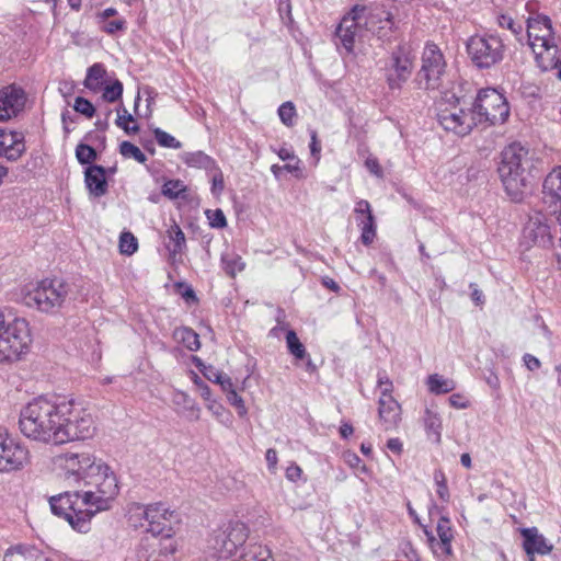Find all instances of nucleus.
Here are the masks:
<instances>
[{
	"instance_id": "obj_57",
	"label": "nucleus",
	"mask_w": 561,
	"mask_h": 561,
	"mask_svg": "<svg viewBox=\"0 0 561 561\" xmlns=\"http://www.w3.org/2000/svg\"><path fill=\"white\" fill-rule=\"evenodd\" d=\"M449 402L457 409H465L468 407V402L463 400L462 396L456 393L449 397Z\"/></svg>"
},
{
	"instance_id": "obj_31",
	"label": "nucleus",
	"mask_w": 561,
	"mask_h": 561,
	"mask_svg": "<svg viewBox=\"0 0 561 561\" xmlns=\"http://www.w3.org/2000/svg\"><path fill=\"white\" fill-rule=\"evenodd\" d=\"M174 337L190 351H197L201 347L198 334L190 328L176 329Z\"/></svg>"
},
{
	"instance_id": "obj_16",
	"label": "nucleus",
	"mask_w": 561,
	"mask_h": 561,
	"mask_svg": "<svg viewBox=\"0 0 561 561\" xmlns=\"http://www.w3.org/2000/svg\"><path fill=\"white\" fill-rule=\"evenodd\" d=\"M523 238L529 245L549 247L552 243V234L547 217L541 213L529 216L523 230Z\"/></svg>"
},
{
	"instance_id": "obj_56",
	"label": "nucleus",
	"mask_w": 561,
	"mask_h": 561,
	"mask_svg": "<svg viewBox=\"0 0 561 561\" xmlns=\"http://www.w3.org/2000/svg\"><path fill=\"white\" fill-rule=\"evenodd\" d=\"M366 167L375 175H377V176H381L382 175L381 167L379 165V163H378V161L376 159H367L366 160Z\"/></svg>"
},
{
	"instance_id": "obj_25",
	"label": "nucleus",
	"mask_w": 561,
	"mask_h": 561,
	"mask_svg": "<svg viewBox=\"0 0 561 561\" xmlns=\"http://www.w3.org/2000/svg\"><path fill=\"white\" fill-rule=\"evenodd\" d=\"M182 161L190 168L203 169L208 172L217 169L216 161L203 151L184 152Z\"/></svg>"
},
{
	"instance_id": "obj_6",
	"label": "nucleus",
	"mask_w": 561,
	"mask_h": 561,
	"mask_svg": "<svg viewBox=\"0 0 561 561\" xmlns=\"http://www.w3.org/2000/svg\"><path fill=\"white\" fill-rule=\"evenodd\" d=\"M437 122L446 130L458 136L468 135L477 126L470 103L465 99L446 94L437 103Z\"/></svg>"
},
{
	"instance_id": "obj_51",
	"label": "nucleus",
	"mask_w": 561,
	"mask_h": 561,
	"mask_svg": "<svg viewBox=\"0 0 561 561\" xmlns=\"http://www.w3.org/2000/svg\"><path fill=\"white\" fill-rule=\"evenodd\" d=\"M354 213L356 215V219L368 217V214H373L370 204L365 199H360L356 203Z\"/></svg>"
},
{
	"instance_id": "obj_4",
	"label": "nucleus",
	"mask_w": 561,
	"mask_h": 561,
	"mask_svg": "<svg viewBox=\"0 0 561 561\" xmlns=\"http://www.w3.org/2000/svg\"><path fill=\"white\" fill-rule=\"evenodd\" d=\"M31 342L26 320L0 309V363L20 359L28 351Z\"/></svg>"
},
{
	"instance_id": "obj_19",
	"label": "nucleus",
	"mask_w": 561,
	"mask_h": 561,
	"mask_svg": "<svg viewBox=\"0 0 561 561\" xmlns=\"http://www.w3.org/2000/svg\"><path fill=\"white\" fill-rule=\"evenodd\" d=\"M26 96L22 88L11 84L0 90V121L16 116L23 108Z\"/></svg>"
},
{
	"instance_id": "obj_14",
	"label": "nucleus",
	"mask_w": 561,
	"mask_h": 561,
	"mask_svg": "<svg viewBox=\"0 0 561 561\" xmlns=\"http://www.w3.org/2000/svg\"><path fill=\"white\" fill-rule=\"evenodd\" d=\"M136 515L144 516L148 524V531L153 535H163L167 527L165 522L170 520L173 512H170L161 503L148 506L135 503L129 507V520H133Z\"/></svg>"
},
{
	"instance_id": "obj_59",
	"label": "nucleus",
	"mask_w": 561,
	"mask_h": 561,
	"mask_svg": "<svg viewBox=\"0 0 561 561\" xmlns=\"http://www.w3.org/2000/svg\"><path fill=\"white\" fill-rule=\"evenodd\" d=\"M124 117L125 116H121V113L118 112L117 119H116L117 126L123 128L127 134L137 133L139 130V126L138 125L129 126L128 124H124L123 123Z\"/></svg>"
},
{
	"instance_id": "obj_20",
	"label": "nucleus",
	"mask_w": 561,
	"mask_h": 561,
	"mask_svg": "<svg viewBox=\"0 0 561 561\" xmlns=\"http://www.w3.org/2000/svg\"><path fill=\"white\" fill-rule=\"evenodd\" d=\"M534 54L541 70L549 71L556 69V76L561 80V48H559L557 39L548 45L538 47Z\"/></svg>"
},
{
	"instance_id": "obj_35",
	"label": "nucleus",
	"mask_w": 561,
	"mask_h": 561,
	"mask_svg": "<svg viewBox=\"0 0 561 561\" xmlns=\"http://www.w3.org/2000/svg\"><path fill=\"white\" fill-rule=\"evenodd\" d=\"M287 348L290 354L296 358L302 359L306 357L307 352L304 344L299 341L295 331L289 330L286 334Z\"/></svg>"
},
{
	"instance_id": "obj_33",
	"label": "nucleus",
	"mask_w": 561,
	"mask_h": 561,
	"mask_svg": "<svg viewBox=\"0 0 561 561\" xmlns=\"http://www.w3.org/2000/svg\"><path fill=\"white\" fill-rule=\"evenodd\" d=\"M424 426L428 434L435 436V442L439 443L442 421L438 414L427 409L424 415Z\"/></svg>"
},
{
	"instance_id": "obj_60",
	"label": "nucleus",
	"mask_w": 561,
	"mask_h": 561,
	"mask_svg": "<svg viewBox=\"0 0 561 561\" xmlns=\"http://www.w3.org/2000/svg\"><path fill=\"white\" fill-rule=\"evenodd\" d=\"M161 551H163L165 553H173L175 551V546L170 540V534L169 533L165 534V539L161 543Z\"/></svg>"
},
{
	"instance_id": "obj_26",
	"label": "nucleus",
	"mask_w": 561,
	"mask_h": 561,
	"mask_svg": "<svg viewBox=\"0 0 561 561\" xmlns=\"http://www.w3.org/2000/svg\"><path fill=\"white\" fill-rule=\"evenodd\" d=\"M3 561H50L47 557L41 553L33 547H16L9 549Z\"/></svg>"
},
{
	"instance_id": "obj_28",
	"label": "nucleus",
	"mask_w": 561,
	"mask_h": 561,
	"mask_svg": "<svg viewBox=\"0 0 561 561\" xmlns=\"http://www.w3.org/2000/svg\"><path fill=\"white\" fill-rule=\"evenodd\" d=\"M106 69L102 64H94L88 69L84 87L91 91H98L103 85Z\"/></svg>"
},
{
	"instance_id": "obj_37",
	"label": "nucleus",
	"mask_w": 561,
	"mask_h": 561,
	"mask_svg": "<svg viewBox=\"0 0 561 561\" xmlns=\"http://www.w3.org/2000/svg\"><path fill=\"white\" fill-rule=\"evenodd\" d=\"M76 157L81 164H90L96 160L98 153L94 148L85 144H79L76 148Z\"/></svg>"
},
{
	"instance_id": "obj_41",
	"label": "nucleus",
	"mask_w": 561,
	"mask_h": 561,
	"mask_svg": "<svg viewBox=\"0 0 561 561\" xmlns=\"http://www.w3.org/2000/svg\"><path fill=\"white\" fill-rule=\"evenodd\" d=\"M434 481L437 486L436 492L439 499L443 500L444 502H448L450 495L445 473L442 470H436L434 472Z\"/></svg>"
},
{
	"instance_id": "obj_13",
	"label": "nucleus",
	"mask_w": 561,
	"mask_h": 561,
	"mask_svg": "<svg viewBox=\"0 0 561 561\" xmlns=\"http://www.w3.org/2000/svg\"><path fill=\"white\" fill-rule=\"evenodd\" d=\"M98 462L90 453H65L54 458L55 466L62 472L65 480L73 483H83L84 476Z\"/></svg>"
},
{
	"instance_id": "obj_34",
	"label": "nucleus",
	"mask_w": 561,
	"mask_h": 561,
	"mask_svg": "<svg viewBox=\"0 0 561 561\" xmlns=\"http://www.w3.org/2000/svg\"><path fill=\"white\" fill-rule=\"evenodd\" d=\"M173 403L179 407H183L185 410L191 412L194 420L199 419V408L196 407L193 399L185 392L178 391L173 396Z\"/></svg>"
},
{
	"instance_id": "obj_54",
	"label": "nucleus",
	"mask_w": 561,
	"mask_h": 561,
	"mask_svg": "<svg viewBox=\"0 0 561 561\" xmlns=\"http://www.w3.org/2000/svg\"><path fill=\"white\" fill-rule=\"evenodd\" d=\"M218 383L220 385L221 389L228 394L230 391H234L233 383L231 378L226 376H218Z\"/></svg>"
},
{
	"instance_id": "obj_55",
	"label": "nucleus",
	"mask_w": 561,
	"mask_h": 561,
	"mask_svg": "<svg viewBox=\"0 0 561 561\" xmlns=\"http://www.w3.org/2000/svg\"><path fill=\"white\" fill-rule=\"evenodd\" d=\"M524 362L529 370H535L540 367V360L530 354L524 355Z\"/></svg>"
},
{
	"instance_id": "obj_12",
	"label": "nucleus",
	"mask_w": 561,
	"mask_h": 561,
	"mask_svg": "<svg viewBox=\"0 0 561 561\" xmlns=\"http://www.w3.org/2000/svg\"><path fill=\"white\" fill-rule=\"evenodd\" d=\"M377 15L368 12L365 7H355L352 12L345 15L336 28V36L346 51L351 53L355 38L363 26L371 30Z\"/></svg>"
},
{
	"instance_id": "obj_58",
	"label": "nucleus",
	"mask_w": 561,
	"mask_h": 561,
	"mask_svg": "<svg viewBox=\"0 0 561 561\" xmlns=\"http://www.w3.org/2000/svg\"><path fill=\"white\" fill-rule=\"evenodd\" d=\"M265 459L268 465V468L274 470L277 463V453L275 449L270 448L266 450Z\"/></svg>"
},
{
	"instance_id": "obj_18",
	"label": "nucleus",
	"mask_w": 561,
	"mask_h": 561,
	"mask_svg": "<svg viewBox=\"0 0 561 561\" xmlns=\"http://www.w3.org/2000/svg\"><path fill=\"white\" fill-rule=\"evenodd\" d=\"M28 462V450L8 435L0 446V472H9L23 468Z\"/></svg>"
},
{
	"instance_id": "obj_52",
	"label": "nucleus",
	"mask_w": 561,
	"mask_h": 561,
	"mask_svg": "<svg viewBox=\"0 0 561 561\" xmlns=\"http://www.w3.org/2000/svg\"><path fill=\"white\" fill-rule=\"evenodd\" d=\"M124 27H125V21L122 19H117V20L110 21V22L105 23V25L103 26V31L108 34H114L117 31H122Z\"/></svg>"
},
{
	"instance_id": "obj_29",
	"label": "nucleus",
	"mask_w": 561,
	"mask_h": 561,
	"mask_svg": "<svg viewBox=\"0 0 561 561\" xmlns=\"http://www.w3.org/2000/svg\"><path fill=\"white\" fill-rule=\"evenodd\" d=\"M437 535L439 537V542L437 543L438 547L442 549V551L445 554L451 553V539H453V531L450 527V522L446 517H442L438 520L437 527Z\"/></svg>"
},
{
	"instance_id": "obj_43",
	"label": "nucleus",
	"mask_w": 561,
	"mask_h": 561,
	"mask_svg": "<svg viewBox=\"0 0 561 561\" xmlns=\"http://www.w3.org/2000/svg\"><path fill=\"white\" fill-rule=\"evenodd\" d=\"M296 115V108L293 102H285L278 108V116L282 123L288 127L294 125V117Z\"/></svg>"
},
{
	"instance_id": "obj_17",
	"label": "nucleus",
	"mask_w": 561,
	"mask_h": 561,
	"mask_svg": "<svg viewBox=\"0 0 561 561\" xmlns=\"http://www.w3.org/2000/svg\"><path fill=\"white\" fill-rule=\"evenodd\" d=\"M557 39L549 16L537 14L527 20V41L533 51Z\"/></svg>"
},
{
	"instance_id": "obj_9",
	"label": "nucleus",
	"mask_w": 561,
	"mask_h": 561,
	"mask_svg": "<svg viewBox=\"0 0 561 561\" xmlns=\"http://www.w3.org/2000/svg\"><path fill=\"white\" fill-rule=\"evenodd\" d=\"M446 66L440 48L434 43H426L421 56V68L415 75V83L424 90L438 89L442 85Z\"/></svg>"
},
{
	"instance_id": "obj_53",
	"label": "nucleus",
	"mask_w": 561,
	"mask_h": 561,
	"mask_svg": "<svg viewBox=\"0 0 561 561\" xmlns=\"http://www.w3.org/2000/svg\"><path fill=\"white\" fill-rule=\"evenodd\" d=\"M310 151L313 157H316L317 161L319 160V154L321 151V146L317 138V131H311V142H310Z\"/></svg>"
},
{
	"instance_id": "obj_61",
	"label": "nucleus",
	"mask_w": 561,
	"mask_h": 561,
	"mask_svg": "<svg viewBox=\"0 0 561 561\" xmlns=\"http://www.w3.org/2000/svg\"><path fill=\"white\" fill-rule=\"evenodd\" d=\"M387 447L393 451V453H397V454H400L401 450H402V443L400 442L399 438H390L387 443Z\"/></svg>"
},
{
	"instance_id": "obj_47",
	"label": "nucleus",
	"mask_w": 561,
	"mask_h": 561,
	"mask_svg": "<svg viewBox=\"0 0 561 561\" xmlns=\"http://www.w3.org/2000/svg\"><path fill=\"white\" fill-rule=\"evenodd\" d=\"M228 402L236 408L239 416L243 417L248 413V409L244 404L243 399L234 391H230L227 394Z\"/></svg>"
},
{
	"instance_id": "obj_64",
	"label": "nucleus",
	"mask_w": 561,
	"mask_h": 561,
	"mask_svg": "<svg viewBox=\"0 0 561 561\" xmlns=\"http://www.w3.org/2000/svg\"><path fill=\"white\" fill-rule=\"evenodd\" d=\"M301 474V469L298 466L289 467L286 471V476L289 480L295 481L297 480Z\"/></svg>"
},
{
	"instance_id": "obj_3",
	"label": "nucleus",
	"mask_w": 561,
	"mask_h": 561,
	"mask_svg": "<svg viewBox=\"0 0 561 561\" xmlns=\"http://www.w3.org/2000/svg\"><path fill=\"white\" fill-rule=\"evenodd\" d=\"M58 411L59 403L45 397L33 399L20 410L21 433L28 439L56 445L57 421L61 416Z\"/></svg>"
},
{
	"instance_id": "obj_48",
	"label": "nucleus",
	"mask_w": 561,
	"mask_h": 561,
	"mask_svg": "<svg viewBox=\"0 0 561 561\" xmlns=\"http://www.w3.org/2000/svg\"><path fill=\"white\" fill-rule=\"evenodd\" d=\"M206 214L211 227L224 228L227 226V220L221 209L207 210Z\"/></svg>"
},
{
	"instance_id": "obj_8",
	"label": "nucleus",
	"mask_w": 561,
	"mask_h": 561,
	"mask_svg": "<svg viewBox=\"0 0 561 561\" xmlns=\"http://www.w3.org/2000/svg\"><path fill=\"white\" fill-rule=\"evenodd\" d=\"M466 49L477 68L489 69L503 60L505 46L499 36L476 34L468 38Z\"/></svg>"
},
{
	"instance_id": "obj_62",
	"label": "nucleus",
	"mask_w": 561,
	"mask_h": 561,
	"mask_svg": "<svg viewBox=\"0 0 561 561\" xmlns=\"http://www.w3.org/2000/svg\"><path fill=\"white\" fill-rule=\"evenodd\" d=\"M205 377L210 380V381H214L216 383H218V376H226V374L221 373V371H218L214 368H208L205 373H204Z\"/></svg>"
},
{
	"instance_id": "obj_27",
	"label": "nucleus",
	"mask_w": 561,
	"mask_h": 561,
	"mask_svg": "<svg viewBox=\"0 0 561 561\" xmlns=\"http://www.w3.org/2000/svg\"><path fill=\"white\" fill-rule=\"evenodd\" d=\"M169 243L167 244V249L169 250L172 256L180 254L186 247L185 234L182 229L173 224L167 231Z\"/></svg>"
},
{
	"instance_id": "obj_23",
	"label": "nucleus",
	"mask_w": 561,
	"mask_h": 561,
	"mask_svg": "<svg viewBox=\"0 0 561 561\" xmlns=\"http://www.w3.org/2000/svg\"><path fill=\"white\" fill-rule=\"evenodd\" d=\"M378 414L385 430L394 428L401 420V407L392 396L380 397Z\"/></svg>"
},
{
	"instance_id": "obj_39",
	"label": "nucleus",
	"mask_w": 561,
	"mask_h": 561,
	"mask_svg": "<svg viewBox=\"0 0 561 561\" xmlns=\"http://www.w3.org/2000/svg\"><path fill=\"white\" fill-rule=\"evenodd\" d=\"M153 135L158 145L161 147L174 149H180L182 147V144L179 140L160 128H156L153 130Z\"/></svg>"
},
{
	"instance_id": "obj_44",
	"label": "nucleus",
	"mask_w": 561,
	"mask_h": 561,
	"mask_svg": "<svg viewBox=\"0 0 561 561\" xmlns=\"http://www.w3.org/2000/svg\"><path fill=\"white\" fill-rule=\"evenodd\" d=\"M499 25L503 28H508L517 38V41L522 42L523 35V26L519 23H516L510 15H500L499 16Z\"/></svg>"
},
{
	"instance_id": "obj_11",
	"label": "nucleus",
	"mask_w": 561,
	"mask_h": 561,
	"mask_svg": "<svg viewBox=\"0 0 561 561\" xmlns=\"http://www.w3.org/2000/svg\"><path fill=\"white\" fill-rule=\"evenodd\" d=\"M415 56L409 45L397 46L386 65V79L391 90L401 89L402 84L410 78Z\"/></svg>"
},
{
	"instance_id": "obj_10",
	"label": "nucleus",
	"mask_w": 561,
	"mask_h": 561,
	"mask_svg": "<svg viewBox=\"0 0 561 561\" xmlns=\"http://www.w3.org/2000/svg\"><path fill=\"white\" fill-rule=\"evenodd\" d=\"M477 125L490 123L491 125L503 124L510 115V106L506 99L495 89L480 90L474 103H470Z\"/></svg>"
},
{
	"instance_id": "obj_40",
	"label": "nucleus",
	"mask_w": 561,
	"mask_h": 561,
	"mask_svg": "<svg viewBox=\"0 0 561 561\" xmlns=\"http://www.w3.org/2000/svg\"><path fill=\"white\" fill-rule=\"evenodd\" d=\"M184 191L185 185L181 180H170L162 187V194L170 199L178 198Z\"/></svg>"
},
{
	"instance_id": "obj_24",
	"label": "nucleus",
	"mask_w": 561,
	"mask_h": 561,
	"mask_svg": "<svg viewBox=\"0 0 561 561\" xmlns=\"http://www.w3.org/2000/svg\"><path fill=\"white\" fill-rule=\"evenodd\" d=\"M106 171L102 165H90L84 171V182L89 193L101 197L107 192Z\"/></svg>"
},
{
	"instance_id": "obj_5",
	"label": "nucleus",
	"mask_w": 561,
	"mask_h": 561,
	"mask_svg": "<svg viewBox=\"0 0 561 561\" xmlns=\"http://www.w3.org/2000/svg\"><path fill=\"white\" fill-rule=\"evenodd\" d=\"M58 414H61V416L57 421L56 445L92 436L94 432L93 419L89 412L78 404L72 401H62L59 403Z\"/></svg>"
},
{
	"instance_id": "obj_45",
	"label": "nucleus",
	"mask_w": 561,
	"mask_h": 561,
	"mask_svg": "<svg viewBox=\"0 0 561 561\" xmlns=\"http://www.w3.org/2000/svg\"><path fill=\"white\" fill-rule=\"evenodd\" d=\"M123 83L119 80H115L112 84L104 88L103 99L107 102H116L122 98Z\"/></svg>"
},
{
	"instance_id": "obj_63",
	"label": "nucleus",
	"mask_w": 561,
	"mask_h": 561,
	"mask_svg": "<svg viewBox=\"0 0 561 561\" xmlns=\"http://www.w3.org/2000/svg\"><path fill=\"white\" fill-rule=\"evenodd\" d=\"M470 287L472 288L471 293V299L476 302V305H482L483 304V294L480 289L474 287V284H470Z\"/></svg>"
},
{
	"instance_id": "obj_2",
	"label": "nucleus",
	"mask_w": 561,
	"mask_h": 561,
	"mask_svg": "<svg viewBox=\"0 0 561 561\" xmlns=\"http://www.w3.org/2000/svg\"><path fill=\"white\" fill-rule=\"evenodd\" d=\"M535 169V153L527 147L513 142L503 149L497 171L507 195L513 201L523 199Z\"/></svg>"
},
{
	"instance_id": "obj_30",
	"label": "nucleus",
	"mask_w": 561,
	"mask_h": 561,
	"mask_svg": "<svg viewBox=\"0 0 561 561\" xmlns=\"http://www.w3.org/2000/svg\"><path fill=\"white\" fill-rule=\"evenodd\" d=\"M427 386L430 391L435 394L448 393L456 387L454 380L444 378L438 374L428 376Z\"/></svg>"
},
{
	"instance_id": "obj_49",
	"label": "nucleus",
	"mask_w": 561,
	"mask_h": 561,
	"mask_svg": "<svg viewBox=\"0 0 561 561\" xmlns=\"http://www.w3.org/2000/svg\"><path fill=\"white\" fill-rule=\"evenodd\" d=\"M378 387L381 389L380 397L392 396L393 385L385 371L378 374Z\"/></svg>"
},
{
	"instance_id": "obj_36",
	"label": "nucleus",
	"mask_w": 561,
	"mask_h": 561,
	"mask_svg": "<svg viewBox=\"0 0 561 561\" xmlns=\"http://www.w3.org/2000/svg\"><path fill=\"white\" fill-rule=\"evenodd\" d=\"M119 153L124 158H131L139 163H145L147 161L146 154L137 146L127 140L119 145Z\"/></svg>"
},
{
	"instance_id": "obj_7",
	"label": "nucleus",
	"mask_w": 561,
	"mask_h": 561,
	"mask_svg": "<svg viewBox=\"0 0 561 561\" xmlns=\"http://www.w3.org/2000/svg\"><path fill=\"white\" fill-rule=\"evenodd\" d=\"M70 285L59 278H45L27 291L24 304L45 313L58 312L67 302Z\"/></svg>"
},
{
	"instance_id": "obj_15",
	"label": "nucleus",
	"mask_w": 561,
	"mask_h": 561,
	"mask_svg": "<svg viewBox=\"0 0 561 561\" xmlns=\"http://www.w3.org/2000/svg\"><path fill=\"white\" fill-rule=\"evenodd\" d=\"M248 538V528L243 523L231 524L227 530L219 531L214 537L213 548L220 558L231 557Z\"/></svg>"
},
{
	"instance_id": "obj_50",
	"label": "nucleus",
	"mask_w": 561,
	"mask_h": 561,
	"mask_svg": "<svg viewBox=\"0 0 561 561\" xmlns=\"http://www.w3.org/2000/svg\"><path fill=\"white\" fill-rule=\"evenodd\" d=\"M215 174L211 179V193L214 195H219L225 188L224 175L220 169L217 167Z\"/></svg>"
},
{
	"instance_id": "obj_42",
	"label": "nucleus",
	"mask_w": 561,
	"mask_h": 561,
	"mask_svg": "<svg viewBox=\"0 0 561 561\" xmlns=\"http://www.w3.org/2000/svg\"><path fill=\"white\" fill-rule=\"evenodd\" d=\"M138 248L137 239L130 232H123L119 238L121 253L131 255Z\"/></svg>"
},
{
	"instance_id": "obj_38",
	"label": "nucleus",
	"mask_w": 561,
	"mask_h": 561,
	"mask_svg": "<svg viewBox=\"0 0 561 561\" xmlns=\"http://www.w3.org/2000/svg\"><path fill=\"white\" fill-rule=\"evenodd\" d=\"M222 264L226 273L231 277H234L238 272L243 271L245 266L244 262L239 255L224 256Z\"/></svg>"
},
{
	"instance_id": "obj_46",
	"label": "nucleus",
	"mask_w": 561,
	"mask_h": 561,
	"mask_svg": "<svg viewBox=\"0 0 561 561\" xmlns=\"http://www.w3.org/2000/svg\"><path fill=\"white\" fill-rule=\"evenodd\" d=\"M73 108L88 118L93 117L95 113L93 104L82 96L76 98Z\"/></svg>"
},
{
	"instance_id": "obj_32",
	"label": "nucleus",
	"mask_w": 561,
	"mask_h": 561,
	"mask_svg": "<svg viewBox=\"0 0 561 561\" xmlns=\"http://www.w3.org/2000/svg\"><path fill=\"white\" fill-rule=\"evenodd\" d=\"M357 222L362 230L360 240L363 244H371L376 237V221L374 215L368 214V217L357 218Z\"/></svg>"
},
{
	"instance_id": "obj_21",
	"label": "nucleus",
	"mask_w": 561,
	"mask_h": 561,
	"mask_svg": "<svg viewBox=\"0 0 561 561\" xmlns=\"http://www.w3.org/2000/svg\"><path fill=\"white\" fill-rule=\"evenodd\" d=\"M520 534L524 538L523 547L527 556H534L535 553L546 556L551 552L553 546L538 533L536 527L523 528Z\"/></svg>"
},
{
	"instance_id": "obj_1",
	"label": "nucleus",
	"mask_w": 561,
	"mask_h": 561,
	"mask_svg": "<svg viewBox=\"0 0 561 561\" xmlns=\"http://www.w3.org/2000/svg\"><path fill=\"white\" fill-rule=\"evenodd\" d=\"M87 490L65 492L49 499L54 515L64 518L79 533H88L92 517L110 508L111 502L118 493L114 472L102 461H98L84 476Z\"/></svg>"
},
{
	"instance_id": "obj_22",
	"label": "nucleus",
	"mask_w": 561,
	"mask_h": 561,
	"mask_svg": "<svg viewBox=\"0 0 561 561\" xmlns=\"http://www.w3.org/2000/svg\"><path fill=\"white\" fill-rule=\"evenodd\" d=\"M25 151L24 135L20 131H4L0 139V156L10 161H16Z\"/></svg>"
}]
</instances>
